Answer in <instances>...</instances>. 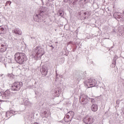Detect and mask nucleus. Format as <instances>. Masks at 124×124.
<instances>
[{
	"label": "nucleus",
	"mask_w": 124,
	"mask_h": 124,
	"mask_svg": "<svg viewBox=\"0 0 124 124\" xmlns=\"http://www.w3.org/2000/svg\"><path fill=\"white\" fill-rule=\"evenodd\" d=\"M14 59L17 63L23 64L25 62H27V55L23 52H16L14 55Z\"/></svg>",
	"instance_id": "nucleus-1"
},
{
	"label": "nucleus",
	"mask_w": 124,
	"mask_h": 124,
	"mask_svg": "<svg viewBox=\"0 0 124 124\" xmlns=\"http://www.w3.org/2000/svg\"><path fill=\"white\" fill-rule=\"evenodd\" d=\"M44 55L43 50L40 47L37 46L32 53L34 58H41Z\"/></svg>",
	"instance_id": "nucleus-2"
},
{
	"label": "nucleus",
	"mask_w": 124,
	"mask_h": 124,
	"mask_svg": "<svg viewBox=\"0 0 124 124\" xmlns=\"http://www.w3.org/2000/svg\"><path fill=\"white\" fill-rule=\"evenodd\" d=\"M23 87L22 81H16L14 82L11 87V90L14 92H18Z\"/></svg>",
	"instance_id": "nucleus-3"
},
{
	"label": "nucleus",
	"mask_w": 124,
	"mask_h": 124,
	"mask_svg": "<svg viewBox=\"0 0 124 124\" xmlns=\"http://www.w3.org/2000/svg\"><path fill=\"white\" fill-rule=\"evenodd\" d=\"M83 122L86 124H92L94 122V119L92 116H86L83 119Z\"/></svg>",
	"instance_id": "nucleus-4"
},
{
	"label": "nucleus",
	"mask_w": 124,
	"mask_h": 124,
	"mask_svg": "<svg viewBox=\"0 0 124 124\" xmlns=\"http://www.w3.org/2000/svg\"><path fill=\"white\" fill-rule=\"evenodd\" d=\"M80 99L81 105H86L89 103V98H88V96L85 94L81 95L80 97Z\"/></svg>",
	"instance_id": "nucleus-5"
},
{
	"label": "nucleus",
	"mask_w": 124,
	"mask_h": 124,
	"mask_svg": "<svg viewBox=\"0 0 124 124\" xmlns=\"http://www.w3.org/2000/svg\"><path fill=\"white\" fill-rule=\"evenodd\" d=\"M7 50V45L3 43L0 45V53H4Z\"/></svg>",
	"instance_id": "nucleus-6"
},
{
	"label": "nucleus",
	"mask_w": 124,
	"mask_h": 124,
	"mask_svg": "<svg viewBox=\"0 0 124 124\" xmlns=\"http://www.w3.org/2000/svg\"><path fill=\"white\" fill-rule=\"evenodd\" d=\"M114 18L116 19L118 21H122L123 16L121 15V13H116L113 14Z\"/></svg>",
	"instance_id": "nucleus-7"
},
{
	"label": "nucleus",
	"mask_w": 124,
	"mask_h": 124,
	"mask_svg": "<svg viewBox=\"0 0 124 124\" xmlns=\"http://www.w3.org/2000/svg\"><path fill=\"white\" fill-rule=\"evenodd\" d=\"M91 109L93 112H96L98 110V106L96 104H93L91 106Z\"/></svg>",
	"instance_id": "nucleus-8"
},
{
	"label": "nucleus",
	"mask_w": 124,
	"mask_h": 124,
	"mask_svg": "<svg viewBox=\"0 0 124 124\" xmlns=\"http://www.w3.org/2000/svg\"><path fill=\"white\" fill-rule=\"evenodd\" d=\"M86 87H87L88 88H93V87H94V84H91V82L88 81L86 82L85 84Z\"/></svg>",
	"instance_id": "nucleus-9"
},
{
	"label": "nucleus",
	"mask_w": 124,
	"mask_h": 124,
	"mask_svg": "<svg viewBox=\"0 0 124 124\" xmlns=\"http://www.w3.org/2000/svg\"><path fill=\"white\" fill-rule=\"evenodd\" d=\"M4 95L5 96H11V95H12V93H11L9 90H6L4 92Z\"/></svg>",
	"instance_id": "nucleus-10"
},
{
	"label": "nucleus",
	"mask_w": 124,
	"mask_h": 124,
	"mask_svg": "<svg viewBox=\"0 0 124 124\" xmlns=\"http://www.w3.org/2000/svg\"><path fill=\"white\" fill-rule=\"evenodd\" d=\"M89 82H90V84L93 85L94 84V87H95V85H96V80L94 79H89Z\"/></svg>",
	"instance_id": "nucleus-11"
},
{
	"label": "nucleus",
	"mask_w": 124,
	"mask_h": 124,
	"mask_svg": "<svg viewBox=\"0 0 124 124\" xmlns=\"http://www.w3.org/2000/svg\"><path fill=\"white\" fill-rule=\"evenodd\" d=\"M41 72L44 75H47V71H46V67H43L41 70Z\"/></svg>",
	"instance_id": "nucleus-12"
},
{
	"label": "nucleus",
	"mask_w": 124,
	"mask_h": 124,
	"mask_svg": "<svg viewBox=\"0 0 124 124\" xmlns=\"http://www.w3.org/2000/svg\"><path fill=\"white\" fill-rule=\"evenodd\" d=\"M14 32L16 34H18V35H22V31H20L19 29H15Z\"/></svg>",
	"instance_id": "nucleus-13"
},
{
	"label": "nucleus",
	"mask_w": 124,
	"mask_h": 124,
	"mask_svg": "<svg viewBox=\"0 0 124 124\" xmlns=\"http://www.w3.org/2000/svg\"><path fill=\"white\" fill-rule=\"evenodd\" d=\"M118 59V57L117 56H115L113 59V61H112V64H114L113 67H115V66H116V61H117Z\"/></svg>",
	"instance_id": "nucleus-14"
},
{
	"label": "nucleus",
	"mask_w": 124,
	"mask_h": 124,
	"mask_svg": "<svg viewBox=\"0 0 124 124\" xmlns=\"http://www.w3.org/2000/svg\"><path fill=\"white\" fill-rule=\"evenodd\" d=\"M4 28L0 26V34H4Z\"/></svg>",
	"instance_id": "nucleus-15"
},
{
	"label": "nucleus",
	"mask_w": 124,
	"mask_h": 124,
	"mask_svg": "<svg viewBox=\"0 0 124 124\" xmlns=\"http://www.w3.org/2000/svg\"><path fill=\"white\" fill-rule=\"evenodd\" d=\"M68 113L69 114V116L70 117H71L72 118H73V116H74V112L71 111L68 112Z\"/></svg>",
	"instance_id": "nucleus-16"
},
{
	"label": "nucleus",
	"mask_w": 124,
	"mask_h": 124,
	"mask_svg": "<svg viewBox=\"0 0 124 124\" xmlns=\"http://www.w3.org/2000/svg\"><path fill=\"white\" fill-rule=\"evenodd\" d=\"M9 4V5H10V4H11V1H7L5 5V6H7V5Z\"/></svg>",
	"instance_id": "nucleus-17"
},
{
	"label": "nucleus",
	"mask_w": 124,
	"mask_h": 124,
	"mask_svg": "<svg viewBox=\"0 0 124 124\" xmlns=\"http://www.w3.org/2000/svg\"><path fill=\"white\" fill-rule=\"evenodd\" d=\"M66 118L67 119H69V118H70V115H69V114H68V113H67V115L66 116Z\"/></svg>",
	"instance_id": "nucleus-18"
},
{
	"label": "nucleus",
	"mask_w": 124,
	"mask_h": 124,
	"mask_svg": "<svg viewBox=\"0 0 124 124\" xmlns=\"http://www.w3.org/2000/svg\"><path fill=\"white\" fill-rule=\"evenodd\" d=\"M116 104H117V105H119V104H120V101H119V100H117L116 101Z\"/></svg>",
	"instance_id": "nucleus-19"
},
{
	"label": "nucleus",
	"mask_w": 124,
	"mask_h": 124,
	"mask_svg": "<svg viewBox=\"0 0 124 124\" xmlns=\"http://www.w3.org/2000/svg\"><path fill=\"white\" fill-rule=\"evenodd\" d=\"M91 102H94V99L92 98V99H91Z\"/></svg>",
	"instance_id": "nucleus-20"
},
{
	"label": "nucleus",
	"mask_w": 124,
	"mask_h": 124,
	"mask_svg": "<svg viewBox=\"0 0 124 124\" xmlns=\"http://www.w3.org/2000/svg\"><path fill=\"white\" fill-rule=\"evenodd\" d=\"M84 15H87V13L85 12V13H84Z\"/></svg>",
	"instance_id": "nucleus-21"
}]
</instances>
